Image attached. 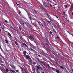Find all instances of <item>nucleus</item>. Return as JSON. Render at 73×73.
Instances as JSON below:
<instances>
[{
	"label": "nucleus",
	"mask_w": 73,
	"mask_h": 73,
	"mask_svg": "<svg viewBox=\"0 0 73 73\" xmlns=\"http://www.w3.org/2000/svg\"><path fill=\"white\" fill-rule=\"evenodd\" d=\"M16 72H19V70H16Z\"/></svg>",
	"instance_id": "4d7b16f0"
},
{
	"label": "nucleus",
	"mask_w": 73,
	"mask_h": 73,
	"mask_svg": "<svg viewBox=\"0 0 73 73\" xmlns=\"http://www.w3.org/2000/svg\"><path fill=\"white\" fill-rule=\"evenodd\" d=\"M52 7H53V8H54V9H55L56 11H58V9L59 8L57 5H53L52 6Z\"/></svg>",
	"instance_id": "f03ea898"
},
{
	"label": "nucleus",
	"mask_w": 73,
	"mask_h": 73,
	"mask_svg": "<svg viewBox=\"0 0 73 73\" xmlns=\"http://www.w3.org/2000/svg\"><path fill=\"white\" fill-rule=\"evenodd\" d=\"M29 62L30 64V65H32V64H33L32 63V59H29Z\"/></svg>",
	"instance_id": "9d476101"
},
{
	"label": "nucleus",
	"mask_w": 73,
	"mask_h": 73,
	"mask_svg": "<svg viewBox=\"0 0 73 73\" xmlns=\"http://www.w3.org/2000/svg\"><path fill=\"white\" fill-rule=\"evenodd\" d=\"M56 38H57L58 39V38H59V37H58V36H57L56 37Z\"/></svg>",
	"instance_id": "3c124183"
},
{
	"label": "nucleus",
	"mask_w": 73,
	"mask_h": 73,
	"mask_svg": "<svg viewBox=\"0 0 73 73\" xmlns=\"http://www.w3.org/2000/svg\"><path fill=\"white\" fill-rule=\"evenodd\" d=\"M56 18H57V19H58V17H57V16H56Z\"/></svg>",
	"instance_id": "338daca9"
},
{
	"label": "nucleus",
	"mask_w": 73,
	"mask_h": 73,
	"mask_svg": "<svg viewBox=\"0 0 73 73\" xmlns=\"http://www.w3.org/2000/svg\"><path fill=\"white\" fill-rule=\"evenodd\" d=\"M38 23L39 25V26L41 28H42L43 24L40 22H38Z\"/></svg>",
	"instance_id": "0eeeda50"
},
{
	"label": "nucleus",
	"mask_w": 73,
	"mask_h": 73,
	"mask_svg": "<svg viewBox=\"0 0 73 73\" xmlns=\"http://www.w3.org/2000/svg\"><path fill=\"white\" fill-rule=\"evenodd\" d=\"M11 72H12L13 73H16V72L15 71H14V70H11Z\"/></svg>",
	"instance_id": "a211bd4d"
},
{
	"label": "nucleus",
	"mask_w": 73,
	"mask_h": 73,
	"mask_svg": "<svg viewBox=\"0 0 73 73\" xmlns=\"http://www.w3.org/2000/svg\"><path fill=\"white\" fill-rule=\"evenodd\" d=\"M9 72V70H8V69L7 68L6 69V72Z\"/></svg>",
	"instance_id": "c756f323"
},
{
	"label": "nucleus",
	"mask_w": 73,
	"mask_h": 73,
	"mask_svg": "<svg viewBox=\"0 0 73 73\" xmlns=\"http://www.w3.org/2000/svg\"><path fill=\"white\" fill-rule=\"evenodd\" d=\"M26 53L27 52L26 51H24V52L23 53V54H24L23 55V56H24V57H25V56L27 55H26Z\"/></svg>",
	"instance_id": "ddd939ff"
},
{
	"label": "nucleus",
	"mask_w": 73,
	"mask_h": 73,
	"mask_svg": "<svg viewBox=\"0 0 73 73\" xmlns=\"http://www.w3.org/2000/svg\"><path fill=\"white\" fill-rule=\"evenodd\" d=\"M56 70H56V69L54 68V71H56Z\"/></svg>",
	"instance_id": "603ef678"
},
{
	"label": "nucleus",
	"mask_w": 73,
	"mask_h": 73,
	"mask_svg": "<svg viewBox=\"0 0 73 73\" xmlns=\"http://www.w3.org/2000/svg\"><path fill=\"white\" fill-rule=\"evenodd\" d=\"M0 48L1 49V51H3V49H2V48H1V46H0Z\"/></svg>",
	"instance_id": "7c9ffc66"
},
{
	"label": "nucleus",
	"mask_w": 73,
	"mask_h": 73,
	"mask_svg": "<svg viewBox=\"0 0 73 73\" xmlns=\"http://www.w3.org/2000/svg\"><path fill=\"white\" fill-rule=\"evenodd\" d=\"M48 23L51 26V22L49 21H47Z\"/></svg>",
	"instance_id": "dca6fc26"
},
{
	"label": "nucleus",
	"mask_w": 73,
	"mask_h": 73,
	"mask_svg": "<svg viewBox=\"0 0 73 73\" xmlns=\"http://www.w3.org/2000/svg\"><path fill=\"white\" fill-rule=\"evenodd\" d=\"M30 49H31V50L32 51H33V52H34V50H33V49H32V48H30Z\"/></svg>",
	"instance_id": "e433bc0d"
},
{
	"label": "nucleus",
	"mask_w": 73,
	"mask_h": 73,
	"mask_svg": "<svg viewBox=\"0 0 73 73\" xmlns=\"http://www.w3.org/2000/svg\"><path fill=\"white\" fill-rule=\"evenodd\" d=\"M35 27H37V25H36V24H35Z\"/></svg>",
	"instance_id": "4c0bfd02"
},
{
	"label": "nucleus",
	"mask_w": 73,
	"mask_h": 73,
	"mask_svg": "<svg viewBox=\"0 0 73 73\" xmlns=\"http://www.w3.org/2000/svg\"><path fill=\"white\" fill-rule=\"evenodd\" d=\"M44 49L46 50H48V48L44 47Z\"/></svg>",
	"instance_id": "f704fd0d"
},
{
	"label": "nucleus",
	"mask_w": 73,
	"mask_h": 73,
	"mask_svg": "<svg viewBox=\"0 0 73 73\" xmlns=\"http://www.w3.org/2000/svg\"><path fill=\"white\" fill-rule=\"evenodd\" d=\"M66 15H66V14H65L64 16H66Z\"/></svg>",
	"instance_id": "a18cd8bd"
},
{
	"label": "nucleus",
	"mask_w": 73,
	"mask_h": 73,
	"mask_svg": "<svg viewBox=\"0 0 73 73\" xmlns=\"http://www.w3.org/2000/svg\"><path fill=\"white\" fill-rule=\"evenodd\" d=\"M50 34H51L52 33V32L51 31H50Z\"/></svg>",
	"instance_id": "49530a36"
},
{
	"label": "nucleus",
	"mask_w": 73,
	"mask_h": 73,
	"mask_svg": "<svg viewBox=\"0 0 73 73\" xmlns=\"http://www.w3.org/2000/svg\"><path fill=\"white\" fill-rule=\"evenodd\" d=\"M63 25H64L65 26L66 25H65V23H63Z\"/></svg>",
	"instance_id": "680f3d73"
},
{
	"label": "nucleus",
	"mask_w": 73,
	"mask_h": 73,
	"mask_svg": "<svg viewBox=\"0 0 73 73\" xmlns=\"http://www.w3.org/2000/svg\"><path fill=\"white\" fill-rule=\"evenodd\" d=\"M50 6L51 7H52V4H50Z\"/></svg>",
	"instance_id": "13d9d810"
},
{
	"label": "nucleus",
	"mask_w": 73,
	"mask_h": 73,
	"mask_svg": "<svg viewBox=\"0 0 73 73\" xmlns=\"http://www.w3.org/2000/svg\"><path fill=\"white\" fill-rule=\"evenodd\" d=\"M33 64H34V65H35L36 64V62H33Z\"/></svg>",
	"instance_id": "c85d7f7f"
},
{
	"label": "nucleus",
	"mask_w": 73,
	"mask_h": 73,
	"mask_svg": "<svg viewBox=\"0 0 73 73\" xmlns=\"http://www.w3.org/2000/svg\"><path fill=\"white\" fill-rule=\"evenodd\" d=\"M38 57H40V58H41V56H40V55H38Z\"/></svg>",
	"instance_id": "79ce46f5"
},
{
	"label": "nucleus",
	"mask_w": 73,
	"mask_h": 73,
	"mask_svg": "<svg viewBox=\"0 0 73 73\" xmlns=\"http://www.w3.org/2000/svg\"><path fill=\"white\" fill-rule=\"evenodd\" d=\"M60 68L62 69H64V67L62 66H60Z\"/></svg>",
	"instance_id": "2f4dec72"
},
{
	"label": "nucleus",
	"mask_w": 73,
	"mask_h": 73,
	"mask_svg": "<svg viewBox=\"0 0 73 73\" xmlns=\"http://www.w3.org/2000/svg\"><path fill=\"white\" fill-rule=\"evenodd\" d=\"M42 45V46H45V44H44V43L42 42L41 44Z\"/></svg>",
	"instance_id": "393cba45"
},
{
	"label": "nucleus",
	"mask_w": 73,
	"mask_h": 73,
	"mask_svg": "<svg viewBox=\"0 0 73 73\" xmlns=\"http://www.w3.org/2000/svg\"><path fill=\"white\" fill-rule=\"evenodd\" d=\"M67 32H68V33H70L69 31H67Z\"/></svg>",
	"instance_id": "0e129e2a"
},
{
	"label": "nucleus",
	"mask_w": 73,
	"mask_h": 73,
	"mask_svg": "<svg viewBox=\"0 0 73 73\" xmlns=\"http://www.w3.org/2000/svg\"><path fill=\"white\" fill-rule=\"evenodd\" d=\"M37 62H39V63H43V62H42V61L38 59H37Z\"/></svg>",
	"instance_id": "f8f14e48"
},
{
	"label": "nucleus",
	"mask_w": 73,
	"mask_h": 73,
	"mask_svg": "<svg viewBox=\"0 0 73 73\" xmlns=\"http://www.w3.org/2000/svg\"><path fill=\"white\" fill-rule=\"evenodd\" d=\"M48 18L49 19H50V21H54V20L52 19V18L51 17H50V16H49L48 17Z\"/></svg>",
	"instance_id": "9b49d317"
},
{
	"label": "nucleus",
	"mask_w": 73,
	"mask_h": 73,
	"mask_svg": "<svg viewBox=\"0 0 73 73\" xmlns=\"http://www.w3.org/2000/svg\"><path fill=\"white\" fill-rule=\"evenodd\" d=\"M27 14L28 15V16L29 17V19H30V20H31V19H32V18H31V16L30 15V14H29V13H27Z\"/></svg>",
	"instance_id": "4468645a"
},
{
	"label": "nucleus",
	"mask_w": 73,
	"mask_h": 73,
	"mask_svg": "<svg viewBox=\"0 0 73 73\" xmlns=\"http://www.w3.org/2000/svg\"><path fill=\"white\" fill-rule=\"evenodd\" d=\"M47 16H48V17L49 16V15H48V14H47Z\"/></svg>",
	"instance_id": "864d4df0"
},
{
	"label": "nucleus",
	"mask_w": 73,
	"mask_h": 73,
	"mask_svg": "<svg viewBox=\"0 0 73 73\" xmlns=\"http://www.w3.org/2000/svg\"><path fill=\"white\" fill-rule=\"evenodd\" d=\"M23 45H25V46L26 47H27V48H28V46H27V45L26 44H25V43H23Z\"/></svg>",
	"instance_id": "2eb2a0df"
},
{
	"label": "nucleus",
	"mask_w": 73,
	"mask_h": 73,
	"mask_svg": "<svg viewBox=\"0 0 73 73\" xmlns=\"http://www.w3.org/2000/svg\"><path fill=\"white\" fill-rule=\"evenodd\" d=\"M0 56L1 57H2L3 58H4V56L1 55V53L0 54Z\"/></svg>",
	"instance_id": "cd10ccee"
},
{
	"label": "nucleus",
	"mask_w": 73,
	"mask_h": 73,
	"mask_svg": "<svg viewBox=\"0 0 73 73\" xmlns=\"http://www.w3.org/2000/svg\"><path fill=\"white\" fill-rule=\"evenodd\" d=\"M70 11H72V8H70Z\"/></svg>",
	"instance_id": "a19ab883"
},
{
	"label": "nucleus",
	"mask_w": 73,
	"mask_h": 73,
	"mask_svg": "<svg viewBox=\"0 0 73 73\" xmlns=\"http://www.w3.org/2000/svg\"><path fill=\"white\" fill-rule=\"evenodd\" d=\"M66 21H69V20H68L67 19V18H66V20H65Z\"/></svg>",
	"instance_id": "a878e982"
},
{
	"label": "nucleus",
	"mask_w": 73,
	"mask_h": 73,
	"mask_svg": "<svg viewBox=\"0 0 73 73\" xmlns=\"http://www.w3.org/2000/svg\"><path fill=\"white\" fill-rule=\"evenodd\" d=\"M5 41L6 42L7 44H8V40H7L6 39L5 40Z\"/></svg>",
	"instance_id": "b1692460"
},
{
	"label": "nucleus",
	"mask_w": 73,
	"mask_h": 73,
	"mask_svg": "<svg viewBox=\"0 0 73 73\" xmlns=\"http://www.w3.org/2000/svg\"><path fill=\"white\" fill-rule=\"evenodd\" d=\"M15 44L17 45V46H18L19 45V44L17 43V41H16L15 42Z\"/></svg>",
	"instance_id": "4be33fe9"
},
{
	"label": "nucleus",
	"mask_w": 73,
	"mask_h": 73,
	"mask_svg": "<svg viewBox=\"0 0 73 73\" xmlns=\"http://www.w3.org/2000/svg\"><path fill=\"white\" fill-rule=\"evenodd\" d=\"M17 5H19V6H20V5L19 4H17Z\"/></svg>",
	"instance_id": "052dcab7"
},
{
	"label": "nucleus",
	"mask_w": 73,
	"mask_h": 73,
	"mask_svg": "<svg viewBox=\"0 0 73 73\" xmlns=\"http://www.w3.org/2000/svg\"><path fill=\"white\" fill-rule=\"evenodd\" d=\"M43 4L44 5V7H45L46 8H47V9H48V8H49V6H48V4H47V3H46V2H43Z\"/></svg>",
	"instance_id": "7ed1b4c3"
},
{
	"label": "nucleus",
	"mask_w": 73,
	"mask_h": 73,
	"mask_svg": "<svg viewBox=\"0 0 73 73\" xmlns=\"http://www.w3.org/2000/svg\"><path fill=\"white\" fill-rule=\"evenodd\" d=\"M42 23H45V24L46 23L45 21H42Z\"/></svg>",
	"instance_id": "c9c22d12"
},
{
	"label": "nucleus",
	"mask_w": 73,
	"mask_h": 73,
	"mask_svg": "<svg viewBox=\"0 0 73 73\" xmlns=\"http://www.w3.org/2000/svg\"><path fill=\"white\" fill-rule=\"evenodd\" d=\"M11 66L13 68V69H15V66H13V65H11Z\"/></svg>",
	"instance_id": "6ab92c4d"
},
{
	"label": "nucleus",
	"mask_w": 73,
	"mask_h": 73,
	"mask_svg": "<svg viewBox=\"0 0 73 73\" xmlns=\"http://www.w3.org/2000/svg\"><path fill=\"white\" fill-rule=\"evenodd\" d=\"M5 23H8V21L7 20L5 21Z\"/></svg>",
	"instance_id": "58836bf2"
},
{
	"label": "nucleus",
	"mask_w": 73,
	"mask_h": 73,
	"mask_svg": "<svg viewBox=\"0 0 73 73\" xmlns=\"http://www.w3.org/2000/svg\"><path fill=\"white\" fill-rule=\"evenodd\" d=\"M45 39L46 40L47 42H48V39L47 38H45Z\"/></svg>",
	"instance_id": "bb28decb"
},
{
	"label": "nucleus",
	"mask_w": 73,
	"mask_h": 73,
	"mask_svg": "<svg viewBox=\"0 0 73 73\" xmlns=\"http://www.w3.org/2000/svg\"><path fill=\"white\" fill-rule=\"evenodd\" d=\"M8 35H9V36H10V37H12V35H11V34H10L9 33H8Z\"/></svg>",
	"instance_id": "5701e85b"
},
{
	"label": "nucleus",
	"mask_w": 73,
	"mask_h": 73,
	"mask_svg": "<svg viewBox=\"0 0 73 73\" xmlns=\"http://www.w3.org/2000/svg\"><path fill=\"white\" fill-rule=\"evenodd\" d=\"M19 13L20 14V13H21V11H19Z\"/></svg>",
	"instance_id": "6e6d98bb"
},
{
	"label": "nucleus",
	"mask_w": 73,
	"mask_h": 73,
	"mask_svg": "<svg viewBox=\"0 0 73 73\" xmlns=\"http://www.w3.org/2000/svg\"><path fill=\"white\" fill-rule=\"evenodd\" d=\"M47 1L48 2V3L50 2V1L49 0H47Z\"/></svg>",
	"instance_id": "c03bdc74"
},
{
	"label": "nucleus",
	"mask_w": 73,
	"mask_h": 73,
	"mask_svg": "<svg viewBox=\"0 0 73 73\" xmlns=\"http://www.w3.org/2000/svg\"><path fill=\"white\" fill-rule=\"evenodd\" d=\"M18 21L22 25L23 27L24 28V29H25V28H27V27H28V25L25 24V26H24V22L22 20L20 19V21L18 20Z\"/></svg>",
	"instance_id": "f257e3e1"
},
{
	"label": "nucleus",
	"mask_w": 73,
	"mask_h": 73,
	"mask_svg": "<svg viewBox=\"0 0 73 73\" xmlns=\"http://www.w3.org/2000/svg\"><path fill=\"white\" fill-rule=\"evenodd\" d=\"M36 67L38 69H40V68H41V67H39V66H36Z\"/></svg>",
	"instance_id": "f3484780"
},
{
	"label": "nucleus",
	"mask_w": 73,
	"mask_h": 73,
	"mask_svg": "<svg viewBox=\"0 0 73 73\" xmlns=\"http://www.w3.org/2000/svg\"><path fill=\"white\" fill-rule=\"evenodd\" d=\"M2 51H3L2 52L3 53H4V50H3Z\"/></svg>",
	"instance_id": "e2e57ef3"
},
{
	"label": "nucleus",
	"mask_w": 73,
	"mask_h": 73,
	"mask_svg": "<svg viewBox=\"0 0 73 73\" xmlns=\"http://www.w3.org/2000/svg\"><path fill=\"white\" fill-rule=\"evenodd\" d=\"M62 17H64V15L63 14H62Z\"/></svg>",
	"instance_id": "37998d69"
},
{
	"label": "nucleus",
	"mask_w": 73,
	"mask_h": 73,
	"mask_svg": "<svg viewBox=\"0 0 73 73\" xmlns=\"http://www.w3.org/2000/svg\"><path fill=\"white\" fill-rule=\"evenodd\" d=\"M21 40H23V37L22 36H21L20 38Z\"/></svg>",
	"instance_id": "72a5a7b5"
},
{
	"label": "nucleus",
	"mask_w": 73,
	"mask_h": 73,
	"mask_svg": "<svg viewBox=\"0 0 73 73\" xmlns=\"http://www.w3.org/2000/svg\"><path fill=\"white\" fill-rule=\"evenodd\" d=\"M64 7H65V8L66 9V8H67V5H64Z\"/></svg>",
	"instance_id": "473e14b6"
},
{
	"label": "nucleus",
	"mask_w": 73,
	"mask_h": 73,
	"mask_svg": "<svg viewBox=\"0 0 73 73\" xmlns=\"http://www.w3.org/2000/svg\"><path fill=\"white\" fill-rule=\"evenodd\" d=\"M63 14H64V15L65 14V12H63Z\"/></svg>",
	"instance_id": "bf43d9fd"
},
{
	"label": "nucleus",
	"mask_w": 73,
	"mask_h": 73,
	"mask_svg": "<svg viewBox=\"0 0 73 73\" xmlns=\"http://www.w3.org/2000/svg\"><path fill=\"white\" fill-rule=\"evenodd\" d=\"M53 31L54 32V31H55L56 30H55V29H53Z\"/></svg>",
	"instance_id": "5fc2aeb1"
},
{
	"label": "nucleus",
	"mask_w": 73,
	"mask_h": 73,
	"mask_svg": "<svg viewBox=\"0 0 73 73\" xmlns=\"http://www.w3.org/2000/svg\"><path fill=\"white\" fill-rule=\"evenodd\" d=\"M21 47H22V48H23V44H21Z\"/></svg>",
	"instance_id": "ea45409f"
},
{
	"label": "nucleus",
	"mask_w": 73,
	"mask_h": 73,
	"mask_svg": "<svg viewBox=\"0 0 73 73\" xmlns=\"http://www.w3.org/2000/svg\"><path fill=\"white\" fill-rule=\"evenodd\" d=\"M0 25L1 28L2 29H4V26L3 25V24L0 21Z\"/></svg>",
	"instance_id": "1a4fd4ad"
},
{
	"label": "nucleus",
	"mask_w": 73,
	"mask_h": 73,
	"mask_svg": "<svg viewBox=\"0 0 73 73\" xmlns=\"http://www.w3.org/2000/svg\"><path fill=\"white\" fill-rule=\"evenodd\" d=\"M20 68L21 70V71L23 73H27V72L26 70H25V69L23 68L22 67H21Z\"/></svg>",
	"instance_id": "20e7f679"
},
{
	"label": "nucleus",
	"mask_w": 73,
	"mask_h": 73,
	"mask_svg": "<svg viewBox=\"0 0 73 73\" xmlns=\"http://www.w3.org/2000/svg\"><path fill=\"white\" fill-rule=\"evenodd\" d=\"M19 29H20V30H21V29L20 28V27H19Z\"/></svg>",
	"instance_id": "69168bd1"
},
{
	"label": "nucleus",
	"mask_w": 73,
	"mask_h": 73,
	"mask_svg": "<svg viewBox=\"0 0 73 73\" xmlns=\"http://www.w3.org/2000/svg\"><path fill=\"white\" fill-rule=\"evenodd\" d=\"M37 73H40V72H37Z\"/></svg>",
	"instance_id": "774afa93"
},
{
	"label": "nucleus",
	"mask_w": 73,
	"mask_h": 73,
	"mask_svg": "<svg viewBox=\"0 0 73 73\" xmlns=\"http://www.w3.org/2000/svg\"><path fill=\"white\" fill-rule=\"evenodd\" d=\"M54 32L55 33H56V31H54Z\"/></svg>",
	"instance_id": "8fccbe9b"
},
{
	"label": "nucleus",
	"mask_w": 73,
	"mask_h": 73,
	"mask_svg": "<svg viewBox=\"0 0 73 73\" xmlns=\"http://www.w3.org/2000/svg\"><path fill=\"white\" fill-rule=\"evenodd\" d=\"M35 70H36V71L37 73L39 72L38 71V70H38V69L36 68V69H35Z\"/></svg>",
	"instance_id": "aec40b11"
},
{
	"label": "nucleus",
	"mask_w": 73,
	"mask_h": 73,
	"mask_svg": "<svg viewBox=\"0 0 73 73\" xmlns=\"http://www.w3.org/2000/svg\"><path fill=\"white\" fill-rule=\"evenodd\" d=\"M56 72H57V73H60V71H59V70H56Z\"/></svg>",
	"instance_id": "412c9836"
},
{
	"label": "nucleus",
	"mask_w": 73,
	"mask_h": 73,
	"mask_svg": "<svg viewBox=\"0 0 73 73\" xmlns=\"http://www.w3.org/2000/svg\"><path fill=\"white\" fill-rule=\"evenodd\" d=\"M29 38L31 40V41H33L34 40V37L32 35H31L30 36H29Z\"/></svg>",
	"instance_id": "39448f33"
},
{
	"label": "nucleus",
	"mask_w": 73,
	"mask_h": 73,
	"mask_svg": "<svg viewBox=\"0 0 73 73\" xmlns=\"http://www.w3.org/2000/svg\"><path fill=\"white\" fill-rule=\"evenodd\" d=\"M52 70H54V68H52Z\"/></svg>",
	"instance_id": "09e8293b"
},
{
	"label": "nucleus",
	"mask_w": 73,
	"mask_h": 73,
	"mask_svg": "<svg viewBox=\"0 0 73 73\" xmlns=\"http://www.w3.org/2000/svg\"><path fill=\"white\" fill-rule=\"evenodd\" d=\"M43 65L45 66L46 67H48V68H49V69H51V67H50L49 65V64H46L45 63H44V62H43Z\"/></svg>",
	"instance_id": "423d86ee"
},
{
	"label": "nucleus",
	"mask_w": 73,
	"mask_h": 73,
	"mask_svg": "<svg viewBox=\"0 0 73 73\" xmlns=\"http://www.w3.org/2000/svg\"><path fill=\"white\" fill-rule=\"evenodd\" d=\"M25 57L27 60H31V57H30V56L28 55H26Z\"/></svg>",
	"instance_id": "6e6552de"
},
{
	"label": "nucleus",
	"mask_w": 73,
	"mask_h": 73,
	"mask_svg": "<svg viewBox=\"0 0 73 73\" xmlns=\"http://www.w3.org/2000/svg\"><path fill=\"white\" fill-rule=\"evenodd\" d=\"M0 61L1 62L2 61V60H1V59L0 58Z\"/></svg>",
	"instance_id": "de8ad7c7"
}]
</instances>
